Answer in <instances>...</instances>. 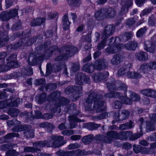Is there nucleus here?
Listing matches in <instances>:
<instances>
[{"mask_svg": "<svg viewBox=\"0 0 156 156\" xmlns=\"http://www.w3.org/2000/svg\"><path fill=\"white\" fill-rule=\"evenodd\" d=\"M31 30L30 29H27L22 32H18L13 34L9 39L11 41H13L16 37H21V39L15 44L11 45L12 49L16 50L20 48L21 46H29L32 45L34 42H41L42 41L43 37L41 35L29 38L30 35Z\"/></svg>", "mask_w": 156, "mask_h": 156, "instance_id": "f257e3e1", "label": "nucleus"}, {"mask_svg": "<svg viewBox=\"0 0 156 156\" xmlns=\"http://www.w3.org/2000/svg\"><path fill=\"white\" fill-rule=\"evenodd\" d=\"M102 95L94 91H90L85 102V105L86 110H95L96 112L98 113L102 112L106 109L104 105L105 102L102 100Z\"/></svg>", "mask_w": 156, "mask_h": 156, "instance_id": "f03ea898", "label": "nucleus"}, {"mask_svg": "<svg viewBox=\"0 0 156 156\" xmlns=\"http://www.w3.org/2000/svg\"><path fill=\"white\" fill-rule=\"evenodd\" d=\"M64 137L59 135H52L49 137L47 140L39 141L34 143L33 145L38 147H43L46 146L54 148L60 147L66 143L64 142Z\"/></svg>", "mask_w": 156, "mask_h": 156, "instance_id": "7ed1b4c3", "label": "nucleus"}, {"mask_svg": "<svg viewBox=\"0 0 156 156\" xmlns=\"http://www.w3.org/2000/svg\"><path fill=\"white\" fill-rule=\"evenodd\" d=\"M61 54L55 58L56 61L65 60L68 59L69 57L74 55L77 51L76 47L72 45L64 46L61 48L59 50Z\"/></svg>", "mask_w": 156, "mask_h": 156, "instance_id": "20e7f679", "label": "nucleus"}, {"mask_svg": "<svg viewBox=\"0 0 156 156\" xmlns=\"http://www.w3.org/2000/svg\"><path fill=\"white\" fill-rule=\"evenodd\" d=\"M46 45H42L38 46L36 48L37 51L36 52L37 53V55L33 54L30 55L27 60L28 63L33 66L36 65L39 62L45 58V56L43 54H41L46 48Z\"/></svg>", "mask_w": 156, "mask_h": 156, "instance_id": "39448f33", "label": "nucleus"}, {"mask_svg": "<svg viewBox=\"0 0 156 156\" xmlns=\"http://www.w3.org/2000/svg\"><path fill=\"white\" fill-rule=\"evenodd\" d=\"M61 95V92L58 91H56L50 94L48 97L47 100L49 101H55L57 100L55 104L57 106L60 108L61 106H65L69 103V101L64 97L59 98Z\"/></svg>", "mask_w": 156, "mask_h": 156, "instance_id": "423d86ee", "label": "nucleus"}, {"mask_svg": "<svg viewBox=\"0 0 156 156\" xmlns=\"http://www.w3.org/2000/svg\"><path fill=\"white\" fill-rule=\"evenodd\" d=\"M133 0H124L121 2V10L118 13L117 19L118 21L116 23V25L120 24L121 21L123 20L124 16L128 12L130 7L132 5Z\"/></svg>", "mask_w": 156, "mask_h": 156, "instance_id": "0eeeda50", "label": "nucleus"}, {"mask_svg": "<svg viewBox=\"0 0 156 156\" xmlns=\"http://www.w3.org/2000/svg\"><path fill=\"white\" fill-rule=\"evenodd\" d=\"M124 94L125 96H123L122 94L119 92L112 91L105 94L104 96L106 98H119L123 104H131L132 101L127 97V92L126 91Z\"/></svg>", "mask_w": 156, "mask_h": 156, "instance_id": "6e6552de", "label": "nucleus"}, {"mask_svg": "<svg viewBox=\"0 0 156 156\" xmlns=\"http://www.w3.org/2000/svg\"><path fill=\"white\" fill-rule=\"evenodd\" d=\"M112 81H108L106 83L107 87L109 91L112 90H122L126 91L127 87L119 80L116 81L114 79L112 78Z\"/></svg>", "mask_w": 156, "mask_h": 156, "instance_id": "1a4fd4ad", "label": "nucleus"}, {"mask_svg": "<svg viewBox=\"0 0 156 156\" xmlns=\"http://www.w3.org/2000/svg\"><path fill=\"white\" fill-rule=\"evenodd\" d=\"M9 29V24H6L4 28L3 26L0 27V47L7 43L9 38L7 35L8 32L6 30Z\"/></svg>", "mask_w": 156, "mask_h": 156, "instance_id": "9d476101", "label": "nucleus"}, {"mask_svg": "<svg viewBox=\"0 0 156 156\" xmlns=\"http://www.w3.org/2000/svg\"><path fill=\"white\" fill-rule=\"evenodd\" d=\"M129 131L120 132L119 133L116 131H110L108 132V135L112 139L126 140L129 139Z\"/></svg>", "mask_w": 156, "mask_h": 156, "instance_id": "9b49d317", "label": "nucleus"}, {"mask_svg": "<svg viewBox=\"0 0 156 156\" xmlns=\"http://www.w3.org/2000/svg\"><path fill=\"white\" fill-rule=\"evenodd\" d=\"M151 41H147L145 42L144 49L147 51L153 53L155 50V45L154 42H156V35L152 37Z\"/></svg>", "mask_w": 156, "mask_h": 156, "instance_id": "f8f14e48", "label": "nucleus"}, {"mask_svg": "<svg viewBox=\"0 0 156 156\" xmlns=\"http://www.w3.org/2000/svg\"><path fill=\"white\" fill-rule=\"evenodd\" d=\"M83 82L84 83L90 84V78L87 76L81 73H79L76 76V83L77 84H82Z\"/></svg>", "mask_w": 156, "mask_h": 156, "instance_id": "ddd939ff", "label": "nucleus"}, {"mask_svg": "<svg viewBox=\"0 0 156 156\" xmlns=\"http://www.w3.org/2000/svg\"><path fill=\"white\" fill-rule=\"evenodd\" d=\"M115 26L113 25H107L102 33V38H107L112 35L115 32Z\"/></svg>", "mask_w": 156, "mask_h": 156, "instance_id": "4468645a", "label": "nucleus"}, {"mask_svg": "<svg viewBox=\"0 0 156 156\" xmlns=\"http://www.w3.org/2000/svg\"><path fill=\"white\" fill-rule=\"evenodd\" d=\"M108 65V62L104 58L98 59L95 62V69L101 70L107 68Z\"/></svg>", "mask_w": 156, "mask_h": 156, "instance_id": "2eb2a0df", "label": "nucleus"}, {"mask_svg": "<svg viewBox=\"0 0 156 156\" xmlns=\"http://www.w3.org/2000/svg\"><path fill=\"white\" fill-rule=\"evenodd\" d=\"M108 132L106 134V136L101 134L97 135L95 136L94 138L96 140L100 142L111 144L112 141V137L108 136Z\"/></svg>", "mask_w": 156, "mask_h": 156, "instance_id": "dca6fc26", "label": "nucleus"}, {"mask_svg": "<svg viewBox=\"0 0 156 156\" xmlns=\"http://www.w3.org/2000/svg\"><path fill=\"white\" fill-rule=\"evenodd\" d=\"M132 37V34L131 33L126 32L122 33L119 37H116L115 39L112 38L111 39H114L115 40L118 39V41H120L126 42L129 40Z\"/></svg>", "mask_w": 156, "mask_h": 156, "instance_id": "f3484780", "label": "nucleus"}, {"mask_svg": "<svg viewBox=\"0 0 156 156\" xmlns=\"http://www.w3.org/2000/svg\"><path fill=\"white\" fill-rule=\"evenodd\" d=\"M132 65L131 63L122 66L118 70L117 75L118 76H126L128 71L132 68Z\"/></svg>", "mask_w": 156, "mask_h": 156, "instance_id": "a211bd4d", "label": "nucleus"}, {"mask_svg": "<svg viewBox=\"0 0 156 156\" xmlns=\"http://www.w3.org/2000/svg\"><path fill=\"white\" fill-rule=\"evenodd\" d=\"M122 44H118L115 45L108 47L105 49L106 52L109 54H113L120 51Z\"/></svg>", "mask_w": 156, "mask_h": 156, "instance_id": "6ab92c4d", "label": "nucleus"}, {"mask_svg": "<svg viewBox=\"0 0 156 156\" xmlns=\"http://www.w3.org/2000/svg\"><path fill=\"white\" fill-rule=\"evenodd\" d=\"M73 115L68 116V119L70 121L74 122H80L81 120L78 119L77 116L80 117L81 116V113L78 110H74L73 112Z\"/></svg>", "mask_w": 156, "mask_h": 156, "instance_id": "aec40b11", "label": "nucleus"}, {"mask_svg": "<svg viewBox=\"0 0 156 156\" xmlns=\"http://www.w3.org/2000/svg\"><path fill=\"white\" fill-rule=\"evenodd\" d=\"M17 56L16 54H12L7 59V64L11 68L15 67V66L17 64V61L16 59Z\"/></svg>", "mask_w": 156, "mask_h": 156, "instance_id": "412c9836", "label": "nucleus"}, {"mask_svg": "<svg viewBox=\"0 0 156 156\" xmlns=\"http://www.w3.org/2000/svg\"><path fill=\"white\" fill-rule=\"evenodd\" d=\"M123 57L120 55L116 54L113 55L111 61L112 65H118L122 62Z\"/></svg>", "mask_w": 156, "mask_h": 156, "instance_id": "4be33fe9", "label": "nucleus"}, {"mask_svg": "<svg viewBox=\"0 0 156 156\" xmlns=\"http://www.w3.org/2000/svg\"><path fill=\"white\" fill-rule=\"evenodd\" d=\"M26 129H24L23 132L24 136L26 138H33L34 137V130L31 129V127L30 125H26Z\"/></svg>", "mask_w": 156, "mask_h": 156, "instance_id": "5701e85b", "label": "nucleus"}, {"mask_svg": "<svg viewBox=\"0 0 156 156\" xmlns=\"http://www.w3.org/2000/svg\"><path fill=\"white\" fill-rule=\"evenodd\" d=\"M109 76V73L108 72L104 73H99L95 74L94 76V80L96 82H98L101 80L106 78Z\"/></svg>", "mask_w": 156, "mask_h": 156, "instance_id": "b1692460", "label": "nucleus"}, {"mask_svg": "<svg viewBox=\"0 0 156 156\" xmlns=\"http://www.w3.org/2000/svg\"><path fill=\"white\" fill-rule=\"evenodd\" d=\"M138 45L137 43L135 41H130L124 45V47L127 50L132 51L135 50Z\"/></svg>", "mask_w": 156, "mask_h": 156, "instance_id": "393cba45", "label": "nucleus"}, {"mask_svg": "<svg viewBox=\"0 0 156 156\" xmlns=\"http://www.w3.org/2000/svg\"><path fill=\"white\" fill-rule=\"evenodd\" d=\"M68 13H66L63 15L62 17L63 28L64 30H68L71 23L69 21L68 17Z\"/></svg>", "mask_w": 156, "mask_h": 156, "instance_id": "a878e982", "label": "nucleus"}, {"mask_svg": "<svg viewBox=\"0 0 156 156\" xmlns=\"http://www.w3.org/2000/svg\"><path fill=\"white\" fill-rule=\"evenodd\" d=\"M82 90V87L80 86H70L67 87L65 90L66 93H73L76 91H81Z\"/></svg>", "mask_w": 156, "mask_h": 156, "instance_id": "bb28decb", "label": "nucleus"}, {"mask_svg": "<svg viewBox=\"0 0 156 156\" xmlns=\"http://www.w3.org/2000/svg\"><path fill=\"white\" fill-rule=\"evenodd\" d=\"M127 92V95L130 98H129L132 101H138L140 100V98L139 95L136 93L131 90H129L127 91H126ZM132 103H131V104Z\"/></svg>", "mask_w": 156, "mask_h": 156, "instance_id": "cd10ccee", "label": "nucleus"}, {"mask_svg": "<svg viewBox=\"0 0 156 156\" xmlns=\"http://www.w3.org/2000/svg\"><path fill=\"white\" fill-rule=\"evenodd\" d=\"M103 9L105 10V16L107 18H112L115 13V10L111 7H109L108 9L103 8Z\"/></svg>", "mask_w": 156, "mask_h": 156, "instance_id": "c85d7f7f", "label": "nucleus"}, {"mask_svg": "<svg viewBox=\"0 0 156 156\" xmlns=\"http://www.w3.org/2000/svg\"><path fill=\"white\" fill-rule=\"evenodd\" d=\"M134 126V122L130 120L128 122L120 125L119 129L120 130H125L132 128Z\"/></svg>", "mask_w": 156, "mask_h": 156, "instance_id": "c756f323", "label": "nucleus"}, {"mask_svg": "<svg viewBox=\"0 0 156 156\" xmlns=\"http://www.w3.org/2000/svg\"><path fill=\"white\" fill-rule=\"evenodd\" d=\"M135 56L137 59L140 61H146L147 60L148 55L146 52L140 51L136 53Z\"/></svg>", "mask_w": 156, "mask_h": 156, "instance_id": "7c9ffc66", "label": "nucleus"}, {"mask_svg": "<svg viewBox=\"0 0 156 156\" xmlns=\"http://www.w3.org/2000/svg\"><path fill=\"white\" fill-rule=\"evenodd\" d=\"M39 126L41 127L46 128L47 132L49 133H51L54 128V126L52 124L47 122H41Z\"/></svg>", "mask_w": 156, "mask_h": 156, "instance_id": "2f4dec72", "label": "nucleus"}, {"mask_svg": "<svg viewBox=\"0 0 156 156\" xmlns=\"http://www.w3.org/2000/svg\"><path fill=\"white\" fill-rule=\"evenodd\" d=\"M45 21V19L44 18H37L32 20L30 24L32 27L38 26L41 25Z\"/></svg>", "mask_w": 156, "mask_h": 156, "instance_id": "473e14b6", "label": "nucleus"}, {"mask_svg": "<svg viewBox=\"0 0 156 156\" xmlns=\"http://www.w3.org/2000/svg\"><path fill=\"white\" fill-rule=\"evenodd\" d=\"M42 45H46V48L45 49L42 51L43 52V55H44L45 56V57L47 56L48 57L50 56L53 53L54 51L55 50H56L57 49V47L56 45H54L50 47L48 50L46 51H44L45 49H46V47H47V44H41Z\"/></svg>", "mask_w": 156, "mask_h": 156, "instance_id": "72a5a7b5", "label": "nucleus"}, {"mask_svg": "<svg viewBox=\"0 0 156 156\" xmlns=\"http://www.w3.org/2000/svg\"><path fill=\"white\" fill-rule=\"evenodd\" d=\"M128 78L136 79H140L141 77V75L136 72H131L129 70L128 71L126 76Z\"/></svg>", "mask_w": 156, "mask_h": 156, "instance_id": "f704fd0d", "label": "nucleus"}, {"mask_svg": "<svg viewBox=\"0 0 156 156\" xmlns=\"http://www.w3.org/2000/svg\"><path fill=\"white\" fill-rule=\"evenodd\" d=\"M103 8L98 9L96 11L94 14L95 18L98 20H101L102 19L104 16H105V13L104 12Z\"/></svg>", "mask_w": 156, "mask_h": 156, "instance_id": "c9c22d12", "label": "nucleus"}, {"mask_svg": "<svg viewBox=\"0 0 156 156\" xmlns=\"http://www.w3.org/2000/svg\"><path fill=\"white\" fill-rule=\"evenodd\" d=\"M19 135L18 133H11L7 134L4 137H1L0 139L1 140H3V142L4 143L6 142L9 139L15 137H19Z\"/></svg>", "mask_w": 156, "mask_h": 156, "instance_id": "e433bc0d", "label": "nucleus"}, {"mask_svg": "<svg viewBox=\"0 0 156 156\" xmlns=\"http://www.w3.org/2000/svg\"><path fill=\"white\" fill-rule=\"evenodd\" d=\"M76 125L75 124H73L70 122L69 125L65 126V123H62L60 124L58 126V128L60 130H63L65 129H73L75 127Z\"/></svg>", "mask_w": 156, "mask_h": 156, "instance_id": "4c0bfd02", "label": "nucleus"}, {"mask_svg": "<svg viewBox=\"0 0 156 156\" xmlns=\"http://www.w3.org/2000/svg\"><path fill=\"white\" fill-rule=\"evenodd\" d=\"M94 138L93 134H90L83 137L82 139L83 142L86 144H88L92 142Z\"/></svg>", "mask_w": 156, "mask_h": 156, "instance_id": "58836bf2", "label": "nucleus"}, {"mask_svg": "<svg viewBox=\"0 0 156 156\" xmlns=\"http://www.w3.org/2000/svg\"><path fill=\"white\" fill-rule=\"evenodd\" d=\"M143 134L141 133H136L133 134L132 132L129 131V139L131 141H134L140 138Z\"/></svg>", "mask_w": 156, "mask_h": 156, "instance_id": "ea45409f", "label": "nucleus"}, {"mask_svg": "<svg viewBox=\"0 0 156 156\" xmlns=\"http://www.w3.org/2000/svg\"><path fill=\"white\" fill-rule=\"evenodd\" d=\"M130 113L127 110H122L120 114L121 121L126 119L129 116Z\"/></svg>", "mask_w": 156, "mask_h": 156, "instance_id": "a19ab883", "label": "nucleus"}, {"mask_svg": "<svg viewBox=\"0 0 156 156\" xmlns=\"http://www.w3.org/2000/svg\"><path fill=\"white\" fill-rule=\"evenodd\" d=\"M19 112L20 111L19 110L13 108H9L8 112L9 115L13 117H16Z\"/></svg>", "mask_w": 156, "mask_h": 156, "instance_id": "79ce46f5", "label": "nucleus"}, {"mask_svg": "<svg viewBox=\"0 0 156 156\" xmlns=\"http://www.w3.org/2000/svg\"><path fill=\"white\" fill-rule=\"evenodd\" d=\"M62 64L64 65L62 62H58L55 63L53 65V71L55 72H57L61 71L62 69Z\"/></svg>", "mask_w": 156, "mask_h": 156, "instance_id": "37998d69", "label": "nucleus"}, {"mask_svg": "<svg viewBox=\"0 0 156 156\" xmlns=\"http://www.w3.org/2000/svg\"><path fill=\"white\" fill-rule=\"evenodd\" d=\"M147 30V27H144L139 29L136 33V36L138 37H142L145 35V33Z\"/></svg>", "mask_w": 156, "mask_h": 156, "instance_id": "c03bdc74", "label": "nucleus"}, {"mask_svg": "<svg viewBox=\"0 0 156 156\" xmlns=\"http://www.w3.org/2000/svg\"><path fill=\"white\" fill-rule=\"evenodd\" d=\"M155 127L153 122L150 121L147 122L146 124V130L147 132H149L151 131H153L155 130Z\"/></svg>", "mask_w": 156, "mask_h": 156, "instance_id": "a18cd8bd", "label": "nucleus"}, {"mask_svg": "<svg viewBox=\"0 0 156 156\" xmlns=\"http://www.w3.org/2000/svg\"><path fill=\"white\" fill-rule=\"evenodd\" d=\"M10 19L8 12L4 11L0 14V20L3 21H7Z\"/></svg>", "mask_w": 156, "mask_h": 156, "instance_id": "49530a36", "label": "nucleus"}, {"mask_svg": "<svg viewBox=\"0 0 156 156\" xmlns=\"http://www.w3.org/2000/svg\"><path fill=\"white\" fill-rule=\"evenodd\" d=\"M101 126L100 124H95L94 123H89L87 124V127L89 130H96Z\"/></svg>", "mask_w": 156, "mask_h": 156, "instance_id": "de8ad7c7", "label": "nucleus"}, {"mask_svg": "<svg viewBox=\"0 0 156 156\" xmlns=\"http://www.w3.org/2000/svg\"><path fill=\"white\" fill-rule=\"evenodd\" d=\"M40 151V149L36 148L33 147H24V152L26 153H33Z\"/></svg>", "mask_w": 156, "mask_h": 156, "instance_id": "09e8293b", "label": "nucleus"}, {"mask_svg": "<svg viewBox=\"0 0 156 156\" xmlns=\"http://www.w3.org/2000/svg\"><path fill=\"white\" fill-rule=\"evenodd\" d=\"M109 114L107 112L98 115L93 117V119L101 120L103 119H105L108 116Z\"/></svg>", "mask_w": 156, "mask_h": 156, "instance_id": "8fccbe9b", "label": "nucleus"}, {"mask_svg": "<svg viewBox=\"0 0 156 156\" xmlns=\"http://www.w3.org/2000/svg\"><path fill=\"white\" fill-rule=\"evenodd\" d=\"M26 125H20L15 126L12 129V131L14 132H19L23 131L26 127Z\"/></svg>", "mask_w": 156, "mask_h": 156, "instance_id": "3c124183", "label": "nucleus"}, {"mask_svg": "<svg viewBox=\"0 0 156 156\" xmlns=\"http://www.w3.org/2000/svg\"><path fill=\"white\" fill-rule=\"evenodd\" d=\"M22 73L27 76L32 75L33 74L32 69L30 66L26 67L22 69Z\"/></svg>", "mask_w": 156, "mask_h": 156, "instance_id": "603ef678", "label": "nucleus"}, {"mask_svg": "<svg viewBox=\"0 0 156 156\" xmlns=\"http://www.w3.org/2000/svg\"><path fill=\"white\" fill-rule=\"evenodd\" d=\"M18 9H14L9 10L8 12L10 19L12 17H16L18 16Z\"/></svg>", "mask_w": 156, "mask_h": 156, "instance_id": "864d4df0", "label": "nucleus"}, {"mask_svg": "<svg viewBox=\"0 0 156 156\" xmlns=\"http://www.w3.org/2000/svg\"><path fill=\"white\" fill-rule=\"evenodd\" d=\"M133 147V151L135 153L137 154L140 152L142 154L143 149L144 147L140 145L136 144H134Z\"/></svg>", "mask_w": 156, "mask_h": 156, "instance_id": "5fc2aeb1", "label": "nucleus"}, {"mask_svg": "<svg viewBox=\"0 0 156 156\" xmlns=\"http://www.w3.org/2000/svg\"><path fill=\"white\" fill-rule=\"evenodd\" d=\"M102 40L98 43L97 46V49L99 50L103 49L106 46V41L107 40L106 38H102Z\"/></svg>", "mask_w": 156, "mask_h": 156, "instance_id": "6e6d98bb", "label": "nucleus"}, {"mask_svg": "<svg viewBox=\"0 0 156 156\" xmlns=\"http://www.w3.org/2000/svg\"><path fill=\"white\" fill-rule=\"evenodd\" d=\"M6 123L7 125L11 127L14 125L19 124L20 122L16 119H14L11 120H8L7 121Z\"/></svg>", "mask_w": 156, "mask_h": 156, "instance_id": "4d7b16f0", "label": "nucleus"}, {"mask_svg": "<svg viewBox=\"0 0 156 156\" xmlns=\"http://www.w3.org/2000/svg\"><path fill=\"white\" fill-rule=\"evenodd\" d=\"M71 6L74 7H79L82 3L81 0H71L68 2Z\"/></svg>", "mask_w": 156, "mask_h": 156, "instance_id": "13d9d810", "label": "nucleus"}, {"mask_svg": "<svg viewBox=\"0 0 156 156\" xmlns=\"http://www.w3.org/2000/svg\"><path fill=\"white\" fill-rule=\"evenodd\" d=\"M136 18L133 17L128 19L126 22V25L129 27L132 26L136 23Z\"/></svg>", "mask_w": 156, "mask_h": 156, "instance_id": "bf43d9fd", "label": "nucleus"}, {"mask_svg": "<svg viewBox=\"0 0 156 156\" xmlns=\"http://www.w3.org/2000/svg\"><path fill=\"white\" fill-rule=\"evenodd\" d=\"M46 94L45 93L41 94L38 98V103L40 104H42L43 102L47 100Z\"/></svg>", "mask_w": 156, "mask_h": 156, "instance_id": "052dcab7", "label": "nucleus"}, {"mask_svg": "<svg viewBox=\"0 0 156 156\" xmlns=\"http://www.w3.org/2000/svg\"><path fill=\"white\" fill-rule=\"evenodd\" d=\"M7 156H17L20 155V153L14 150H10L6 152Z\"/></svg>", "mask_w": 156, "mask_h": 156, "instance_id": "680f3d73", "label": "nucleus"}, {"mask_svg": "<svg viewBox=\"0 0 156 156\" xmlns=\"http://www.w3.org/2000/svg\"><path fill=\"white\" fill-rule=\"evenodd\" d=\"M22 24L20 21H18L13 25L11 29L12 30H19L21 28Z\"/></svg>", "mask_w": 156, "mask_h": 156, "instance_id": "e2e57ef3", "label": "nucleus"}, {"mask_svg": "<svg viewBox=\"0 0 156 156\" xmlns=\"http://www.w3.org/2000/svg\"><path fill=\"white\" fill-rule=\"evenodd\" d=\"M57 30V26L56 24H55V26L51 30H49L47 31L45 33V35L47 37H50L53 36V31L56 32Z\"/></svg>", "mask_w": 156, "mask_h": 156, "instance_id": "0e129e2a", "label": "nucleus"}, {"mask_svg": "<svg viewBox=\"0 0 156 156\" xmlns=\"http://www.w3.org/2000/svg\"><path fill=\"white\" fill-rule=\"evenodd\" d=\"M80 68V66L79 63H73L70 69L71 72H75L79 70Z\"/></svg>", "mask_w": 156, "mask_h": 156, "instance_id": "69168bd1", "label": "nucleus"}, {"mask_svg": "<svg viewBox=\"0 0 156 156\" xmlns=\"http://www.w3.org/2000/svg\"><path fill=\"white\" fill-rule=\"evenodd\" d=\"M11 68L7 64L5 65L0 64V73L7 71Z\"/></svg>", "mask_w": 156, "mask_h": 156, "instance_id": "338daca9", "label": "nucleus"}, {"mask_svg": "<svg viewBox=\"0 0 156 156\" xmlns=\"http://www.w3.org/2000/svg\"><path fill=\"white\" fill-rule=\"evenodd\" d=\"M148 24L149 26H156V18L153 17H150L148 20Z\"/></svg>", "mask_w": 156, "mask_h": 156, "instance_id": "774afa93", "label": "nucleus"}]
</instances>
